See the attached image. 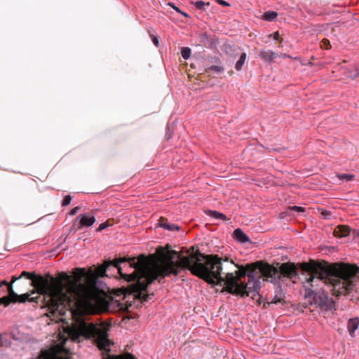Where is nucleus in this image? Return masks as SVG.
I'll return each instance as SVG.
<instances>
[{
	"label": "nucleus",
	"instance_id": "obj_1",
	"mask_svg": "<svg viewBox=\"0 0 359 359\" xmlns=\"http://www.w3.org/2000/svg\"><path fill=\"white\" fill-rule=\"evenodd\" d=\"M217 257V259L212 261L210 266H207V273L212 280H204L210 285H224L223 292L241 297H248L250 293H253V298L259 294L261 282L257 274L264 280L275 283V273L276 267L264 262L257 261L247 264H234L233 260L229 258L223 259L218 255L212 254Z\"/></svg>",
	"mask_w": 359,
	"mask_h": 359
},
{
	"label": "nucleus",
	"instance_id": "obj_2",
	"mask_svg": "<svg viewBox=\"0 0 359 359\" xmlns=\"http://www.w3.org/2000/svg\"><path fill=\"white\" fill-rule=\"evenodd\" d=\"M165 251L162 247L157 249L158 253L165 257V261L161 265L157 264L154 267H149L145 262L144 255H142L143 259L137 262L140 280L130 287L129 291L142 303L149 302L151 299V296H153L147 294L149 285L155 280L161 283L162 279L170 275L177 276L182 269L189 271L192 275L203 280H212L206 269L212 261L217 259V257L202 253L199 250L191 256H182L175 250H169L168 255H165Z\"/></svg>",
	"mask_w": 359,
	"mask_h": 359
},
{
	"label": "nucleus",
	"instance_id": "obj_3",
	"mask_svg": "<svg viewBox=\"0 0 359 359\" xmlns=\"http://www.w3.org/2000/svg\"><path fill=\"white\" fill-rule=\"evenodd\" d=\"M59 276L60 280L56 279L49 273L47 277H44L34 271L31 279V285L48 298L47 305L53 312L65 315V310L70 308L73 302L69 294H72L78 302L84 306H91L100 301L104 291L97 288V284L102 285L104 284L102 281L95 279L90 285L72 286L69 288L68 292H65L63 279L70 280L71 278L65 272L60 273Z\"/></svg>",
	"mask_w": 359,
	"mask_h": 359
},
{
	"label": "nucleus",
	"instance_id": "obj_4",
	"mask_svg": "<svg viewBox=\"0 0 359 359\" xmlns=\"http://www.w3.org/2000/svg\"><path fill=\"white\" fill-rule=\"evenodd\" d=\"M299 267L303 273H306L309 276L306 279L307 284H311L317 278L328 280L334 286L341 283L348 286L359 275V266L344 262L329 264L323 260L316 261L310 259L307 262L299 263Z\"/></svg>",
	"mask_w": 359,
	"mask_h": 359
},
{
	"label": "nucleus",
	"instance_id": "obj_5",
	"mask_svg": "<svg viewBox=\"0 0 359 359\" xmlns=\"http://www.w3.org/2000/svg\"><path fill=\"white\" fill-rule=\"evenodd\" d=\"M74 340L79 341L81 337L86 339H93L95 345L102 351V359H113V357H120L122 359H137L130 353L121 355H111V345L113 343L109 339L108 330L103 327H98L93 323L81 321L74 330Z\"/></svg>",
	"mask_w": 359,
	"mask_h": 359
},
{
	"label": "nucleus",
	"instance_id": "obj_6",
	"mask_svg": "<svg viewBox=\"0 0 359 359\" xmlns=\"http://www.w3.org/2000/svg\"><path fill=\"white\" fill-rule=\"evenodd\" d=\"M110 266H114L117 269L118 274L124 280L128 283L133 282L131 284L128 285L127 287L124 288L126 290V296L132 295L135 299L139 300L133 294H130L129 291L130 287L137 283L140 280L139 273L137 271V262L135 260L129 261L127 257H116L113 259H105L102 264L94 265L96 275L101 278L107 276V270Z\"/></svg>",
	"mask_w": 359,
	"mask_h": 359
},
{
	"label": "nucleus",
	"instance_id": "obj_7",
	"mask_svg": "<svg viewBox=\"0 0 359 359\" xmlns=\"http://www.w3.org/2000/svg\"><path fill=\"white\" fill-rule=\"evenodd\" d=\"M304 299H309V304L320 309L323 313L331 312L334 314L337 309V302L330 297L327 291L320 288L313 290L304 286Z\"/></svg>",
	"mask_w": 359,
	"mask_h": 359
},
{
	"label": "nucleus",
	"instance_id": "obj_8",
	"mask_svg": "<svg viewBox=\"0 0 359 359\" xmlns=\"http://www.w3.org/2000/svg\"><path fill=\"white\" fill-rule=\"evenodd\" d=\"M39 297H30L29 293L22 294H17L12 287V284H8L6 280L0 282V306H8L11 303H25L27 301L31 302H38Z\"/></svg>",
	"mask_w": 359,
	"mask_h": 359
},
{
	"label": "nucleus",
	"instance_id": "obj_9",
	"mask_svg": "<svg viewBox=\"0 0 359 359\" xmlns=\"http://www.w3.org/2000/svg\"><path fill=\"white\" fill-rule=\"evenodd\" d=\"M96 219L92 212H88L78 215L73 222V227H76V230H80L84 227H90L95 222Z\"/></svg>",
	"mask_w": 359,
	"mask_h": 359
},
{
	"label": "nucleus",
	"instance_id": "obj_10",
	"mask_svg": "<svg viewBox=\"0 0 359 359\" xmlns=\"http://www.w3.org/2000/svg\"><path fill=\"white\" fill-rule=\"evenodd\" d=\"M278 269L276 268V271L274 275L276 281L275 283H271L274 285V296L272 298L271 302L275 304H285L286 303L285 300V294L283 292L280 285L281 276H278Z\"/></svg>",
	"mask_w": 359,
	"mask_h": 359
},
{
	"label": "nucleus",
	"instance_id": "obj_11",
	"mask_svg": "<svg viewBox=\"0 0 359 359\" xmlns=\"http://www.w3.org/2000/svg\"><path fill=\"white\" fill-rule=\"evenodd\" d=\"M197 39L200 44L207 48H217L219 44V39L215 35H208L207 32H202L198 34Z\"/></svg>",
	"mask_w": 359,
	"mask_h": 359
},
{
	"label": "nucleus",
	"instance_id": "obj_12",
	"mask_svg": "<svg viewBox=\"0 0 359 359\" xmlns=\"http://www.w3.org/2000/svg\"><path fill=\"white\" fill-rule=\"evenodd\" d=\"M278 276H281L280 282H283L284 278L289 279L296 278L298 276V273L294 264H283L280 267V270H278Z\"/></svg>",
	"mask_w": 359,
	"mask_h": 359
},
{
	"label": "nucleus",
	"instance_id": "obj_13",
	"mask_svg": "<svg viewBox=\"0 0 359 359\" xmlns=\"http://www.w3.org/2000/svg\"><path fill=\"white\" fill-rule=\"evenodd\" d=\"M232 237L235 241L241 243H251L250 238L240 228H237L233 231Z\"/></svg>",
	"mask_w": 359,
	"mask_h": 359
},
{
	"label": "nucleus",
	"instance_id": "obj_14",
	"mask_svg": "<svg viewBox=\"0 0 359 359\" xmlns=\"http://www.w3.org/2000/svg\"><path fill=\"white\" fill-rule=\"evenodd\" d=\"M351 233H352V231L348 225H338L334 230V236L338 238L346 237L350 235Z\"/></svg>",
	"mask_w": 359,
	"mask_h": 359
},
{
	"label": "nucleus",
	"instance_id": "obj_15",
	"mask_svg": "<svg viewBox=\"0 0 359 359\" xmlns=\"http://www.w3.org/2000/svg\"><path fill=\"white\" fill-rule=\"evenodd\" d=\"M158 225L160 227L170 231H177L180 230L179 226L175 224H170L168 219L163 217H160L158 219Z\"/></svg>",
	"mask_w": 359,
	"mask_h": 359
},
{
	"label": "nucleus",
	"instance_id": "obj_16",
	"mask_svg": "<svg viewBox=\"0 0 359 359\" xmlns=\"http://www.w3.org/2000/svg\"><path fill=\"white\" fill-rule=\"evenodd\" d=\"M359 326V318H349L347 322V330L351 337H355V332Z\"/></svg>",
	"mask_w": 359,
	"mask_h": 359
},
{
	"label": "nucleus",
	"instance_id": "obj_17",
	"mask_svg": "<svg viewBox=\"0 0 359 359\" xmlns=\"http://www.w3.org/2000/svg\"><path fill=\"white\" fill-rule=\"evenodd\" d=\"M278 54L272 50H261L259 52V57L265 62L270 63L274 61V59L278 57Z\"/></svg>",
	"mask_w": 359,
	"mask_h": 359
},
{
	"label": "nucleus",
	"instance_id": "obj_18",
	"mask_svg": "<svg viewBox=\"0 0 359 359\" xmlns=\"http://www.w3.org/2000/svg\"><path fill=\"white\" fill-rule=\"evenodd\" d=\"M206 214L208 215H209L210 217L215 218L216 219H222L224 221L227 220V217L224 214L217 212L216 210H208L206 211Z\"/></svg>",
	"mask_w": 359,
	"mask_h": 359
},
{
	"label": "nucleus",
	"instance_id": "obj_19",
	"mask_svg": "<svg viewBox=\"0 0 359 359\" xmlns=\"http://www.w3.org/2000/svg\"><path fill=\"white\" fill-rule=\"evenodd\" d=\"M277 12L269 11L263 13L262 18L266 21L272 22L277 18Z\"/></svg>",
	"mask_w": 359,
	"mask_h": 359
},
{
	"label": "nucleus",
	"instance_id": "obj_20",
	"mask_svg": "<svg viewBox=\"0 0 359 359\" xmlns=\"http://www.w3.org/2000/svg\"><path fill=\"white\" fill-rule=\"evenodd\" d=\"M247 55L245 53H242L240 55L238 60L236 62L235 69L237 71H241L243 69V66L246 60Z\"/></svg>",
	"mask_w": 359,
	"mask_h": 359
},
{
	"label": "nucleus",
	"instance_id": "obj_21",
	"mask_svg": "<svg viewBox=\"0 0 359 359\" xmlns=\"http://www.w3.org/2000/svg\"><path fill=\"white\" fill-rule=\"evenodd\" d=\"M224 71V67L221 64H215L206 68L207 73L210 72H215L216 73H222Z\"/></svg>",
	"mask_w": 359,
	"mask_h": 359
},
{
	"label": "nucleus",
	"instance_id": "obj_22",
	"mask_svg": "<svg viewBox=\"0 0 359 359\" xmlns=\"http://www.w3.org/2000/svg\"><path fill=\"white\" fill-rule=\"evenodd\" d=\"M332 25V23L318 24L314 26L313 30L317 33H321L327 30Z\"/></svg>",
	"mask_w": 359,
	"mask_h": 359
},
{
	"label": "nucleus",
	"instance_id": "obj_23",
	"mask_svg": "<svg viewBox=\"0 0 359 359\" xmlns=\"http://www.w3.org/2000/svg\"><path fill=\"white\" fill-rule=\"evenodd\" d=\"M191 53V50L189 47H183L181 49V55L184 60H188Z\"/></svg>",
	"mask_w": 359,
	"mask_h": 359
},
{
	"label": "nucleus",
	"instance_id": "obj_24",
	"mask_svg": "<svg viewBox=\"0 0 359 359\" xmlns=\"http://www.w3.org/2000/svg\"><path fill=\"white\" fill-rule=\"evenodd\" d=\"M337 177L341 180H346V182L352 181L355 179V175L353 174H339Z\"/></svg>",
	"mask_w": 359,
	"mask_h": 359
},
{
	"label": "nucleus",
	"instance_id": "obj_25",
	"mask_svg": "<svg viewBox=\"0 0 359 359\" xmlns=\"http://www.w3.org/2000/svg\"><path fill=\"white\" fill-rule=\"evenodd\" d=\"M192 4L198 10H205L204 7L205 5L210 6V2L205 3L203 1H193Z\"/></svg>",
	"mask_w": 359,
	"mask_h": 359
},
{
	"label": "nucleus",
	"instance_id": "obj_26",
	"mask_svg": "<svg viewBox=\"0 0 359 359\" xmlns=\"http://www.w3.org/2000/svg\"><path fill=\"white\" fill-rule=\"evenodd\" d=\"M8 334L6 333L0 334V344L1 346H8L11 345V342L7 339Z\"/></svg>",
	"mask_w": 359,
	"mask_h": 359
},
{
	"label": "nucleus",
	"instance_id": "obj_27",
	"mask_svg": "<svg viewBox=\"0 0 359 359\" xmlns=\"http://www.w3.org/2000/svg\"><path fill=\"white\" fill-rule=\"evenodd\" d=\"M173 128L170 126L169 125L167 126L166 127V133H165V139L168 141L169 140H170L172 136H173Z\"/></svg>",
	"mask_w": 359,
	"mask_h": 359
},
{
	"label": "nucleus",
	"instance_id": "obj_28",
	"mask_svg": "<svg viewBox=\"0 0 359 359\" xmlns=\"http://www.w3.org/2000/svg\"><path fill=\"white\" fill-rule=\"evenodd\" d=\"M288 210L290 211L297 212L298 214L305 212V208L301 206H289Z\"/></svg>",
	"mask_w": 359,
	"mask_h": 359
},
{
	"label": "nucleus",
	"instance_id": "obj_29",
	"mask_svg": "<svg viewBox=\"0 0 359 359\" xmlns=\"http://www.w3.org/2000/svg\"><path fill=\"white\" fill-rule=\"evenodd\" d=\"M34 273V271L29 272L27 271H22L21 274L19 276V278H25L28 280L32 279V274Z\"/></svg>",
	"mask_w": 359,
	"mask_h": 359
},
{
	"label": "nucleus",
	"instance_id": "obj_30",
	"mask_svg": "<svg viewBox=\"0 0 359 359\" xmlns=\"http://www.w3.org/2000/svg\"><path fill=\"white\" fill-rule=\"evenodd\" d=\"M72 198L70 195H66L62 199V201L61 203L62 206L65 207V206L69 205L72 201Z\"/></svg>",
	"mask_w": 359,
	"mask_h": 359
},
{
	"label": "nucleus",
	"instance_id": "obj_31",
	"mask_svg": "<svg viewBox=\"0 0 359 359\" xmlns=\"http://www.w3.org/2000/svg\"><path fill=\"white\" fill-rule=\"evenodd\" d=\"M331 44L330 41L327 39H323L321 41V48H325L326 50H329L331 48Z\"/></svg>",
	"mask_w": 359,
	"mask_h": 359
},
{
	"label": "nucleus",
	"instance_id": "obj_32",
	"mask_svg": "<svg viewBox=\"0 0 359 359\" xmlns=\"http://www.w3.org/2000/svg\"><path fill=\"white\" fill-rule=\"evenodd\" d=\"M111 224L109 223L108 221L101 223L98 228L97 229V231H102L104 229H106L108 226H109Z\"/></svg>",
	"mask_w": 359,
	"mask_h": 359
},
{
	"label": "nucleus",
	"instance_id": "obj_33",
	"mask_svg": "<svg viewBox=\"0 0 359 359\" xmlns=\"http://www.w3.org/2000/svg\"><path fill=\"white\" fill-rule=\"evenodd\" d=\"M269 36L272 37L274 40L280 41V43L283 41L278 32H273V34H270Z\"/></svg>",
	"mask_w": 359,
	"mask_h": 359
},
{
	"label": "nucleus",
	"instance_id": "obj_34",
	"mask_svg": "<svg viewBox=\"0 0 359 359\" xmlns=\"http://www.w3.org/2000/svg\"><path fill=\"white\" fill-rule=\"evenodd\" d=\"M311 304H309V303H306L305 302V303H303V304H299L294 305L293 307H294V310H299V308L306 309Z\"/></svg>",
	"mask_w": 359,
	"mask_h": 359
},
{
	"label": "nucleus",
	"instance_id": "obj_35",
	"mask_svg": "<svg viewBox=\"0 0 359 359\" xmlns=\"http://www.w3.org/2000/svg\"><path fill=\"white\" fill-rule=\"evenodd\" d=\"M321 215L323 216L324 219H330L332 216V212L330 210H323L321 212Z\"/></svg>",
	"mask_w": 359,
	"mask_h": 359
},
{
	"label": "nucleus",
	"instance_id": "obj_36",
	"mask_svg": "<svg viewBox=\"0 0 359 359\" xmlns=\"http://www.w3.org/2000/svg\"><path fill=\"white\" fill-rule=\"evenodd\" d=\"M151 40H152V42L154 43V44L156 47H158L159 46V41H158V36H155L154 34H151Z\"/></svg>",
	"mask_w": 359,
	"mask_h": 359
},
{
	"label": "nucleus",
	"instance_id": "obj_37",
	"mask_svg": "<svg viewBox=\"0 0 359 359\" xmlns=\"http://www.w3.org/2000/svg\"><path fill=\"white\" fill-rule=\"evenodd\" d=\"M210 61L215 64H222L220 59L217 56L210 57Z\"/></svg>",
	"mask_w": 359,
	"mask_h": 359
},
{
	"label": "nucleus",
	"instance_id": "obj_38",
	"mask_svg": "<svg viewBox=\"0 0 359 359\" xmlns=\"http://www.w3.org/2000/svg\"><path fill=\"white\" fill-rule=\"evenodd\" d=\"M80 210V207L79 206H76L74 208H72L70 211H69V215H75L78 211Z\"/></svg>",
	"mask_w": 359,
	"mask_h": 359
},
{
	"label": "nucleus",
	"instance_id": "obj_39",
	"mask_svg": "<svg viewBox=\"0 0 359 359\" xmlns=\"http://www.w3.org/2000/svg\"><path fill=\"white\" fill-rule=\"evenodd\" d=\"M76 269L77 271H80L79 278H80V279H81V278L84 276V275H85V273H86V270H85V269H83V268H76Z\"/></svg>",
	"mask_w": 359,
	"mask_h": 359
},
{
	"label": "nucleus",
	"instance_id": "obj_40",
	"mask_svg": "<svg viewBox=\"0 0 359 359\" xmlns=\"http://www.w3.org/2000/svg\"><path fill=\"white\" fill-rule=\"evenodd\" d=\"M217 2L224 6H230V4L224 0H217Z\"/></svg>",
	"mask_w": 359,
	"mask_h": 359
},
{
	"label": "nucleus",
	"instance_id": "obj_41",
	"mask_svg": "<svg viewBox=\"0 0 359 359\" xmlns=\"http://www.w3.org/2000/svg\"><path fill=\"white\" fill-rule=\"evenodd\" d=\"M168 5L172 7L176 12L177 13H182V11L180 9L179 7L176 6L173 3H169Z\"/></svg>",
	"mask_w": 359,
	"mask_h": 359
},
{
	"label": "nucleus",
	"instance_id": "obj_42",
	"mask_svg": "<svg viewBox=\"0 0 359 359\" xmlns=\"http://www.w3.org/2000/svg\"><path fill=\"white\" fill-rule=\"evenodd\" d=\"M359 76V67H356L354 70V72L353 74H351V76L353 77V79H355Z\"/></svg>",
	"mask_w": 359,
	"mask_h": 359
},
{
	"label": "nucleus",
	"instance_id": "obj_43",
	"mask_svg": "<svg viewBox=\"0 0 359 359\" xmlns=\"http://www.w3.org/2000/svg\"><path fill=\"white\" fill-rule=\"evenodd\" d=\"M352 236L353 238H359V229H353L352 231Z\"/></svg>",
	"mask_w": 359,
	"mask_h": 359
},
{
	"label": "nucleus",
	"instance_id": "obj_44",
	"mask_svg": "<svg viewBox=\"0 0 359 359\" xmlns=\"http://www.w3.org/2000/svg\"><path fill=\"white\" fill-rule=\"evenodd\" d=\"M339 26H334L332 28V34H334V36H336V34L335 32H339Z\"/></svg>",
	"mask_w": 359,
	"mask_h": 359
},
{
	"label": "nucleus",
	"instance_id": "obj_45",
	"mask_svg": "<svg viewBox=\"0 0 359 359\" xmlns=\"http://www.w3.org/2000/svg\"><path fill=\"white\" fill-rule=\"evenodd\" d=\"M11 337H12V339H13L14 340H18L19 339V337H18L15 332L13 331H12L10 334Z\"/></svg>",
	"mask_w": 359,
	"mask_h": 359
},
{
	"label": "nucleus",
	"instance_id": "obj_46",
	"mask_svg": "<svg viewBox=\"0 0 359 359\" xmlns=\"http://www.w3.org/2000/svg\"><path fill=\"white\" fill-rule=\"evenodd\" d=\"M20 279V278L18 277H15V276H13L12 277V279H11V283H8V284H13L14 282H15L17 280H19Z\"/></svg>",
	"mask_w": 359,
	"mask_h": 359
},
{
	"label": "nucleus",
	"instance_id": "obj_47",
	"mask_svg": "<svg viewBox=\"0 0 359 359\" xmlns=\"http://www.w3.org/2000/svg\"><path fill=\"white\" fill-rule=\"evenodd\" d=\"M271 304H272L271 301V302H268V301L265 302L264 303V308H265V309L268 308Z\"/></svg>",
	"mask_w": 359,
	"mask_h": 359
},
{
	"label": "nucleus",
	"instance_id": "obj_48",
	"mask_svg": "<svg viewBox=\"0 0 359 359\" xmlns=\"http://www.w3.org/2000/svg\"><path fill=\"white\" fill-rule=\"evenodd\" d=\"M180 13L182 14L183 16H184L187 18H190V15L188 13H184V12L182 11V13Z\"/></svg>",
	"mask_w": 359,
	"mask_h": 359
},
{
	"label": "nucleus",
	"instance_id": "obj_49",
	"mask_svg": "<svg viewBox=\"0 0 359 359\" xmlns=\"http://www.w3.org/2000/svg\"><path fill=\"white\" fill-rule=\"evenodd\" d=\"M281 55L283 58H290L291 57L289 55H287L286 53L282 54Z\"/></svg>",
	"mask_w": 359,
	"mask_h": 359
},
{
	"label": "nucleus",
	"instance_id": "obj_50",
	"mask_svg": "<svg viewBox=\"0 0 359 359\" xmlns=\"http://www.w3.org/2000/svg\"><path fill=\"white\" fill-rule=\"evenodd\" d=\"M76 227H73V224H72L69 229V232H72L73 231H76L77 230H76Z\"/></svg>",
	"mask_w": 359,
	"mask_h": 359
},
{
	"label": "nucleus",
	"instance_id": "obj_51",
	"mask_svg": "<svg viewBox=\"0 0 359 359\" xmlns=\"http://www.w3.org/2000/svg\"><path fill=\"white\" fill-rule=\"evenodd\" d=\"M297 311H299V312L303 313L304 312V309L303 308H299V310H297Z\"/></svg>",
	"mask_w": 359,
	"mask_h": 359
},
{
	"label": "nucleus",
	"instance_id": "obj_52",
	"mask_svg": "<svg viewBox=\"0 0 359 359\" xmlns=\"http://www.w3.org/2000/svg\"><path fill=\"white\" fill-rule=\"evenodd\" d=\"M113 359H122V358H120V357L114 356V357H113Z\"/></svg>",
	"mask_w": 359,
	"mask_h": 359
}]
</instances>
